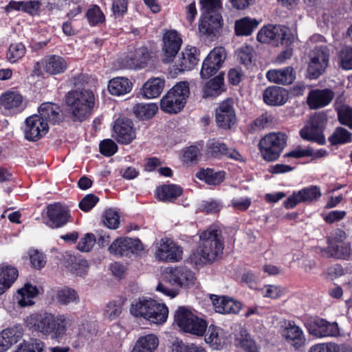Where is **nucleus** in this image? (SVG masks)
I'll return each instance as SVG.
<instances>
[{
  "label": "nucleus",
  "instance_id": "nucleus-1",
  "mask_svg": "<svg viewBox=\"0 0 352 352\" xmlns=\"http://www.w3.org/2000/svg\"><path fill=\"white\" fill-rule=\"evenodd\" d=\"M87 76L78 75L73 78L76 89L69 91L65 98L66 104L69 107L71 118L74 122H82L91 115L95 105L94 92L86 88Z\"/></svg>",
  "mask_w": 352,
  "mask_h": 352
},
{
  "label": "nucleus",
  "instance_id": "nucleus-2",
  "mask_svg": "<svg viewBox=\"0 0 352 352\" xmlns=\"http://www.w3.org/2000/svg\"><path fill=\"white\" fill-rule=\"evenodd\" d=\"M224 249L221 230L217 226H212L199 234V243L197 252L192 258L199 261L212 263L223 254Z\"/></svg>",
  "mask_w": 352,
  "mask_h": 352
},
{
  "label": "nucleus",
  "instance_id": "nucleus-3",
  "mask_svg": "<svg viewBox=\"0 0 352 352\" xmlns=\"http://www.w3.org/2000/svg\"><path fill=\"white\" fill-rule=\"evenodd\" d=\"M195 273L186 267H178L170 270L166 279L158 283L156 290L165 296L174 298L178 294V289L170 288L169 285L179 287H188L195 283Z\"/></svg>",
  "mask_w": 352,
  "mask_h": 352
},
{
  "label": "nucleus",
  "instance_id": "nucleus-4",
  "mask_svg": "<svg viewBox=\"0 0 352 352\" xmlns=\"http://www.w3.org/2000/svg\"><path fill=\"white\" fill-rule=\"evenodd\" d=\"M174 321L182 331L203 336L207 329L206 321L186 307H179L175 313Z\"/></svg>",
  "mask_w": 352,
  "mask_h": 352
},
{
  "label": "nucleus",
  "instance_id": "nucleus-5",
  "mask_svg": "<svg viewBox=\"0 0 352 352\" xmlns=\"http://www.w3.org/2000/svg\"><path fill=\"white\" fill-rule=\"evenodd\" d=\"M190 94L188 82L177 83L162 98L160 107L162 111L169 113H177L184 107Z\"/></svg>",
  "mask_w": 352,
  "mask_h": 352
},
{
  "label": "nucleus",
  "instance_id": "nucleus-6",
  "mask_svg": "<svg viewBox=\"0 0 352 352\" xmlns=\"http://www.w3.org/2000/svg\"><path fill=\"white\" fill-rule=\"evenodd\" d=\"M287 135L280 132L270 133L262 138L258 148L262 157L267 162L276 160L287 144Z\"/></svg>",
  "mask_w": 352,
  "mask_h": 352
},
{
  "label": "nucleus",
  "instance_id": "nucleus-7",
  "mask_svg": "<svg viewBox=\"0 0 352 352\" xmlns=\"http://www.w3.org/2000/svg\"><path fill=\"white\" fill-rule=\"evenodd\" d=\"M307 73L310 79H317L323 74L329 63V50L325 45L316 46L309 54Z\"/></svg>",
  "mask_w": 352,
  "mask_h": 352
},
{
  "label": "nucleus",
  "instance_id": "nucleus-8",
  "mask_svg": "<svg viewBox=\"0 0 352 352\" xmlns=\"http://www.w3.org/2000/svg\"><path fill=\"white\" fill-rule=\"evenodd\" d=\"M258 41L263 43L274 42L283 45H292L294 37L289 30L281 25H269L262 28L257 34Z\"/></svg>",
  "mask_w": 352,
  "mask_h": 352
},
{
  "label": "nucleus",
  "instance_id": "nucleus-9",
  "mask_svg": "<svg viewBox=\"0 0 352 352\" xmlns=\"http://www.w3.org/2000/svg\"><path fill=\"white\" fill-rule=\"evenodd\" d=\"M108 250L115 256L131 257L140 255L144 251V247L138 239L120 237L109 245Z\"/></svg>",
  "mask_w": 352,
  "mask_h": 352
},
{
  "label": "nucleus",
  "instance_id": "nucleus-10",
  "mask_svg": "<svg viewBox=\"0 0 352 352\" xmlns=\"http://www.w3.org/2000/svg\"><path fill=\"white\" fill-rule=\"evenodd\" d=\"M227 54L222 47L214 48L204 59L200 72L201 78L208 79L214 75L221 67Z\"/></svg>",
  "mask_w": 352,
  "mask_h": 352
},
{
  "label": "nucleus",
  "instance_id": "nucleus-11",
  "mask_svg": "<svg viewBox=\"0 0 352 352\" xmlns=\"http://www.w3.org/2000/svg\"><path fill=\"white\" fill-rule=\"evenodd\" d=\"M48 131V123L39 118L38 114H34L25 119L23 132L26 140L36 142L45 135Z\"/></svg>",
  "mask_w": 352,
  "mask_h": 352
},
{
  "label": "nucleus",
  "instance_id": "nucleus-12",
  "mask_svg": "<svg viewBox=\"0 0 352 352\" xmlns=\"http://www.w3.org/2000/svg\"><path fill=\"white\" fill-rule=\"evenodd\" d=\"M322 195L320 187L317 186H310L294 192L286 200L283 204L287 209L294 208L300 203H311L318 200Z\"/></svg>",
  "mask_w": 352,
  "mask_h": 352
},
{
  "label": "nucleus",
  "instance_id": "nucleus-13",
  "mask_svg": "<svg viewBox=\"0 0 352 352\" xmlns=\"http://www.w3.org/2000/svg\"><path fill=\"white\" fill-rule=\"evenodd\" d=\"M26 327L32 331L40 333L45 336L50 334L53 314L49 312L34 313L25 318Z\"/></svg>",
  "mask_w": 352,
  "mask_h": 352
},
{
  "label": "nucleus",
  "instance_id": "nucleus-14",
  "mask_svg": "<svg viewBox=\"0 0 352 352\" xmlns=\"http://www.w3.org/2000/svg\"><path fill=\"white\" fill-rule=\"evenodd\" d=\"M162 41L163 62L170 63L180 50L182 39L176 30H169L164 33Z\"/></svg>",
  "mask_w": 352,
  "mask_h": 352
},
{
  "label": "nucleus",
  "instance_id": "nucleus-15",
  "mask_svg": "<svg viewBox=\"0 0 352 352\" xmlns=\"http://www.w3.org/2000/svg\"><path fill=\"white\" fill-rule=\"evenodd\" d=\"M215 119L219 127L230 129L236 122V113L233 101L226 100L216 109Z\"/></svg>",
  "mask_w": 352,
  "mask_h": 352
},
{
  "label": "nucleus",
  "instance_id": "nucleus-16",
  "mask_svg": "<svg viewBox=\"0 0 352 352\" xmlns=\"http://www.w3.org/2000/svg\"><path fill=\"white\" fill-rule=\"evenodd\" d=\"M307 329L309 334L316 338L336 337L340 333L337 322H330L320 318L311 321Z\"/></svg>",
  "mask_w": 352,
  "mask_h": 352
},
{
  "label": "nucleus",
  "instance_id": "nucleus-17",
  "mask_svg": "<svg viewBox=\"0 0 352 352\" xmlns=\"http://www.w3.org/2000/svg\"><path fill=\"white\" fill-rule=\"evenodd\" d=\"M156 258L164 262H177L182 259V250L169 239H162L155 252Z\"/></svg>",
  "mask_w": 352,
  "mask_h": 352
},
{
  "label": "nucleus",
  "instance_id": "nucleus-18",
  "mask_svg": "<svg viewBox=\"0 0 352 352\" xmlns=\"http://www.w3.org/2000/svg\"><path fill=\"white\" fill-rule=\"evenodd\" d=\"M222 27V17L219 13H202L199 24V32L208 36H216Z\"/></svg>",
  "mask_w": 352,
  "mask_h": 352
},
{
  "label": "nucleus",
  "instance_id": "nucleus-19",
  "mask_svg": "<svg viewBox=\"0 0 352 352\" xmlns=\"http://www.w3.org/2000/svg\"><path fill=\"white\" fill-rule=\"evenodd\" d=\"M74 322V318L67 314H53V322L51 324L50 337L59 342L66 335L67 329Z\"/></svg>",
  "mask_w": 352,
  "mask_h": 352
},
{
  "label": "nucleus",
  "instance_id": "nucleus-20",
  "mask_svg": "<svg viewBox=\"0 0 352 352\" xmlns=\"http://www.w3.org/2000/svg\"><path fill=\"white\" fill-rule=\"evenodd\" d=\"M207 154L214 157H228L236 161H242V155L234 148L215 139L208 140L206 144Z\"/></svg>",
  "mask_w": 352,
  "mask_h": 352
},
{
  "label": "nucleus",
  "instance_id": "nucleus-21",
  "mask_svg": "<svg viewBox=\"0 0 352 352\" xmlns=\"http://www.w3.org/2000/svg\"><path fill=\"white\" fill-rule=\"evenodd\" d=\"M199 51L195 47L188 45L179 54L175 62V67L179 72L191 70L197 65Z\"/></svg>",
  "mask_w": 352,
  "mask_h": 352
},
{
  "label": "nucleus",
  "instance_id": "nucleus-22",
  "mask_svg": "<svg viewBox=\"0 0 352 352\" xmlns=\"http://www.w3.org/2000/svg\"><path fill=\"white\" fill-rule=\"evenodd\" d=\"M113 131L115 139L122 144H128L135 138L133 123L129 119L117 120L113 126Z\"/></svg>",
  "mask_w": 352,
  "mask_h": 352
},
{
  "label": "nucleus",
  "instance_id": "nucleus-23",
  "mask_svg": "<svg viewBox=\"0 0 352 352\" xmlns=\"http://www.w3.org/2000/svg\"><path fill=\"white\" fill-rule=\"evenodd\" d=\"M47 214L50 226L58 228L65 226L70 218L69 211L67 208L59 203L50 204L47 206Z\"/></svg>",
  "mask_w": 352,
  "mask_h": 352
},
{
  "label": "nucleus",
  "instance_id": "nucleus-24",
  "mask_svg": "<svg viewBox=\"0 0 352 352\" xmlns=\"http://www.w3.org/2000/svg\"><path fill=\"white\" fill-rule=\"evenodd\" d=\"M210 298L215 311L221 314H236L242 307L241 302L228 296L212 295Z\"/></svg>",
  "mask_w": 352,
  "mask_h": 352
},
{
  "label": "nucleus",
  "instance_id": "nucleus-25",
  "mask_svg": "<svg viewBox=\"0 0 352 352\" xmlns=\"http://www.w3.org/2000/svg\"><path fill=\"white\" fill-rule=\"evenodd\" d=\"M0 104L10 113H20L25 107L22 95L15 91L2 94L0 96Z\"/></svg>",
  "mask_w": 352,
  "mask_h": 352
},
{
  "label": "nucleus",
  "instance_id": "nucleus-26",
  "mask_svg": "<svg viewBox=\"0 0 352 352\" xmlns=\"http://www.w3.org/2000/svg\"><path fill=\"white\" fill-rule=\"evenodd\" d=\"M334 98V93L329 89L311 90L307 96V104L311 109H316L328 105Z\"/></svg>",
  "mask_w": 352,
  "mask_h": 352
},
{
  "label": "nucleus",
  "instance_id": "nucleus-27",
  "mask_svg": "<svg viewBox=\"0 0 352 352\" xmlns=\"http://www.w3.org/2000/svg\"><path fill=\"white\" fill-rule=\"evenodd\" d=\"M283 336L285 340L296 349L303 347L306 343V337L302 329L294 322L289 321L284 329Z\"/></svg>",
  "mask_w": 352,
  "mask_h": 352
},
{
  "label": "nucleus",
  "instance_id": "nucleus-28",
  "mask_svg": "<svg viewBox=\"0 0 352 352\" xmlns=\"http://www.w3.org/2000/svg\"><path fill=\"white\" fill-rule=\"evenodd\" d=\"M227 338V333L222 328L211 324L208 328L205 341L213 349L219 350L226 344Z\"/></svg>",
  "mask_w": 352,
  "mask_h": 352
},
{
  "label": "nucleus",
  "instance_id": "nucleus-29",
  "mask_svg": "<svg viewBox=\"0 0 352 352\" xmlns=\"http://www.w3.org/2000/svg\"><path fill=\"white\" fill-rule=\"evenodd\" d=\"M39 118L44 122L52 124L59 123L62 120L60 107L51 102H44L38 108Z\"/></svg>",
  "mask_w": 352,
  "mask_h": 352
},
{
  "label": "nucleus",
  "instance_id": "nucleus-30",
  "mask_svg": "<svg viewBox=\"0 0 352 352\" xmlns=\"http://www.w3.org/2000/svg\"><path fill=\"white\" fill-rule=\"evenodd\" d=\"M287 93L285 89L276 86L267 87L263 94L264 102L273 106L285 104L287 100Z\"/></svg>",
  "mask_w": 352,
  "mask_h": 352
},
{
  "label": "nucleus",
  "instance_id": "nucleus-31",
  "mask_svg": "<svg viewBox=\"0 0 352 352\" xmlns=\"http://www.w3.org/2000/svg\"><path fill=\"white\" fill-rule=\"evenodd\" d=\"M267 78L273 82L289 85L295 79V74L293 67H287L280 69H271L266 74Z\"/></svg>",
  "mask_w": 352,
  "mask_h": 352
},
{
  "label": "nucleus",
  "instance_id": "nucleus-32",
  "mask_svg": "<svg viewBox=\"0 0 352 352\" xmlns=\"http://www.w3.org/2000/svg\"><path fill=\"white\" fill-rule=\"evenodd\" d=\"M164 85L165 80L163 78H151L143 85L142 94L148 99L157 98L162 94Z\"/></svg>",
  "mask_w": 352,
  "mask_h": 352
},
{
  "label": "nucleus",
  "instance_id": "nucleus-33",
  "mask_svg": "<svg viewBox=\"0 0 352 352\" xmlns=\"http://www.w3.org/2000/svg\"><path fill=\"white\" fill-rule=\"evenodd\" d=\"M183 192L181 186L176 184H166L159 187L156 190L157 197L164 202H173L176 200Z\"/></svg>",
  "mask_w": 352,
  "mask_h": 352
},
{
  "label": "nucleus",
  "instance_id": "nucleus-34",
  "mask_svg": "<svg viewBox=\"0 0 352 352\" xmlns=\"http://www.w3.org/2000/svg\"><path fill=\"white\" fill-rule=\"evenodd\" d=\"M38 290L36 286L26 283L18 289L16 298L19 305L21 307L30 306L34 304L33 298L37 296Z\"/></svg>",
  "mask_w": 352,
  "mask_h": 352
},
{
  "label": "nucleus",
  "instance_id": "nucleus-35",
  "mask_svg": "<svg viewBox=\"0 0 352 352\" xmlns=\"http://www.w3.org/2000/svg\"><path fill=\"white\" fill-rule=\"evenodd\" d=\"M148 56L146 49L140 48L136 50L134 54L125 58L124 66L130 69H142L146 66Z\"/></svg>",
  "mask_w": 352,
  "mask_h": 352
},
{
  "label": "nucleus",
  "instance_id": "nucleus-36",
  "mask_svg": "<svg viewBox=\"0 0 352 352\" xmlns=\"http://www.w3.org/2000/svg\"><path fill=\"white\" fill-rule=\"evenodd\" d=\"M18 276L16 268L9 265L0 267V295L11 287Z\"/></svg>",
  "mask_w": 352,
  "mask_h": 352
},
{
  "label": "nucleus",
  "instance_id": "nucleus-37",
  "mask_svg": "<svg viewBox=\"0 0 352 352\" xmlns=\"http://www.w3.org/2000/svg\"><path fill=\"white\" fill-rule=\"evenodd\" d=\"M223 76L221 74L206 82L202 87L203 97L215 98L223 91Z\"/></svg>",
  "mask_w": 352,
  "mask_h": 352
},
{
  "label": "nucleus",
  "instance_id": "nucleus-38",
  "mask_svg": "<svg viewBox=\"0 0 352 352\" xmlns=\"http://www.w3.org/2000/svg\"><path fill=\"white\" fill-rule=\"evenodd\" d=\"M132 89V83L126 78L117 77L111 80L108 90L111 95L122 96L128 94Z\"/></svg>",
  "mask_w": 352,
  "mask_h": 352
},
{
  "label": "nucleus",
  "instance_id": "nucleus-39",
  "mask_svg": "<svg viewBox=\"0 0 352 352\" xmlns=\"http://www.w3.org/2000/svg\"><path fill=\"white\" fill-rule=\"evenodd\" d=\"M45 70L47 73L56 75L63 73L67 69V63L59 56L51 55L45 58Z\"/></svg>",
  "mask_w": 352,
  "mask_h": 352
},
{
  "label": "nucleus",
  "instance_id": "nucleus-40",
  "mask_svg": "<svg viewBox=\"0 0 352 352\" xmlns=\"http://www.w3.org/2000/svg\"><path fill=\"white\" fill-rule=\"evenodd\" d=\"M153 303H154L153 299L139 298L131 305V314L135 317L143 318L146 320L148 314H151L150 311L153 307Z\"/></svg>",
  "mask_w": 352,
  "mask_h": 352
},
{
  "label": "nucleus",
  "instance_id": "nucleus-41",
  "mask_svg": "<svg viewBox=\"0 0 352 352\" xmlns=\"http://www.w3.org/2000/svg\"><path fill=\"white\" fill-rule=\"evenodd\" d=\"M196 177L209 185H219L225 179L223 171H215L212 168L201 169L196 173Z\"/></svg>",
  "mask_w": 352,
  "mask_h": 352
},
{
  "label": "nucleus",
  "instance_id": "nucleus-42",
  "mask_svg": "<svg viewBox=\"0 0 352 352\" xmlns=\"http://www.w3.org/2000/svg\"><path fill=\"white\" fill-rule=\"evenodd\" d=\"M153 307L150 311L146 320L154 324H162L166 321L168 315V307L163 303L154 300Z\"/></svg>",
  "mask_w": 352,
  "mask_h": 352
},
{
  "label": "nucleus",
  "instance_id": "nucleus-43",
  "mask_svg": "<svg viewBox=\"0 0 352 352\" xmlns=\"http://www.w3.org/2000/svg\"><path fill=\"white\" fill-rule=\"evenodd\" d=\"M258 22L250 17H243L235 21L234 30L237 36H248L257 28Z\"/></svg>",
  "mask_w": 352,
  "mask_h": 352
},
{
  "label": "nucleus",
  "instance_id": "nucleus-44",
  "mask_svg": "<svg viewBox=\"0 0 352 352\" xmlns=\"http://www.w3.org/2000/svg\"><path fill=\"white\" fill-rule=\"evenodd\" d=\"M159 344L158 338L154 334H148L140 337L133 348L140 352H155Z\"/></svg>",
  "mask_w": 352,
  "mask_h": 352
},
{
  "label": "nucleus",
  "instance_id": "nucleus-45",
  "mask_svg": "<svg viewBox=\"0 0 352 352\" xmlns=\"http://www.w3.org/2000/svg\"><path fill=\"white\" fill-rule=\"evenodd\" d=\"M56 299L62 305H68L70 303L78 304L80 298L76 290L65 287L57 291Z\"/></svg>",
  "mask_w": 352,
  "mask_h": 352
},
{
  "label": "nucleus",
  "instance_id": "nucleus-46",
  "mask_svg": "<svg viewBox=\"0 0 352 352\" xmlns=\"http://www.w3.org/2000/svg\"><path fill=\"white\" fill-rule=\"evenodd\" d=\"M300 137L305 140L317 142L320 145L325 144L323 133L308 124L300 131Z\"/></svg>",
  "mask_w": 352,
  "mask_h": 352
},
{
  "label": "nucleus",
  "instance_id": "nucleus-47",
  "mask_svg": "<svg viewBox=\"0 0 352 352\" xmlns=\"http://www.w3.org/2000/svg\"><path fill=\"white\" fill-rule=\"evenodd\" d=\"M155 103H138L133 107L135 115L141 120L151 118L157 111Z\"/></svg>",
  "mask_w": 352,
  "mask_h": 352
},
{
  "label": "nucleus",
  "instance_id": "nucleus-48",
  "mask_svg": "<svg viewBox=\"0 0 352 352\" xmlns=\"http://www.w3.org/2000/svg\"><path fill=\"white\" fill-rule=\"evenodd\" d=\"M329 141L332 145L349 143L352 141V133L342 127H338L329 138Z\"/></svg>",
  "mask_w": 352,
  "mask_h": 352
},
{
  "label": "nucleus",
  "instance_id": "nucleus-49",
  "mask_svg": "<svg viewBox=\"0 0 352 352\" xmlns=\"http://www.w3.org/2000/svg\"><path fill=\"white\" fill-rule=\"evenodd\" d=\"M6 338L8 343L12 346L16 344L23 335V328L21 324H15L11 327L6 328L1 332Z\"/></svg>",
  "mask_w": 352,
  "mask_h": 352
},
{
  "label": "nucleus",
  "instance_id": "nucleus-50",
  "mask_svg": "<svg viewBox=\"0 0 352 352\" xmlns=\"http://www.w3.org/2000/svg\"><path fill=\"white\" fill-rule=\"evenodd\" d=\"M26 48L22 43H12L6 52V58L10 63H14L25 54Z\"/></svg>",
  "mask_w": 352,
  "mask_h": 352
},
{
  "label": "nucleus",
  "instance_id": "nucleus-51",
  "mask_svg": "<svg viewBox=\"0 0 352 352\" xmlns=\"http://www.w3.org/2000/svg\"><path fill=\"white\" fill-rule=\"evenodd\" d=\"M327 250L330 256L336 258L345 259L349 256L351 253V248L349 242L328 246Z\"/></svg>",
  "mask_w": 352,
  "mask_h": 352
},
{
  "label": "nucleus",
  "instance_id": "nucleus-52",
  "mask_svg": "<svg viewBox=\"0 0 352 352\" xmlns=\"http://www.w3.org/2000/svg\"><path fill=\"white\" fill-rule=\"evenodd\" d=\"M338 63L343 70L352 69V47H346L339 52Z\"/></svg>",
  "mask_w": 352,
  "mask_h": 352
},
{
  "label": "nucleus",
  "instance_id": "nucleus-53",
  "mask_svg": "<svg viewBox=\"0 0 352 352\" xmlns=\"http://www.w3.org/2000/svg\"><path fill=\"white\" fill-rule=\"evenodd\" d=\"M239 346L245 352H260L261 346L248 334L236 339Z\"/></svg>",
  "mask_w": 352,
  "mask_h": 352
},
{
  "label": "nucleus",
  "instance_id": "nucleus-54",
  "mask_svg": "<svg viewBox=\"0 0 352 352\" xmlns=\"http://www.w3.org/2000/svg\"><path fill=\"white\" fill-rule=\"evenodd\" d=\"M103 223L108 228H118L120 224V215L118 212L111 208L105 210L103 214Z\"/></svg>",
  "mask_w": 352,
  "mask_h": 352
},
{
  "label": "nucleus",
  "instance_id": "nucleus-55",
  "mask_svg": "<svg viewBox=\"0 0 352 352\" xmlns=\"http://www.w3.org/2000/svg\"><path fill=\"white\" fill-rule=\"evenodd\" d=\"M87 18L91 25H96L104 21V14L96 5H94L87 12Z\"/></svg>",
  "mask_w": 352,
  "mask_h": 352
},
{
  "label": "nucleus",
  "instance_id": "nucleus-56",
  "mask_svg": "<svg viewBox=\"0 0 352 352\" xmlns=\"http://www.w3.org/2000/svg\"><path fill=\"white\" fill-rule=\"evenodd\" d=\"M123 302L120 300L118 301H111L106 306L104 315L110 320L117 318L122 311Z\"/></svg>",
  "mask_w": 352,
  "mask_h": 352
},
{
  "label": "nucleus",
  "instance_id": "nucleus-57",
  "mask_svg": "<svg viewBox=\"0 0 352 352\" xmlns=\"http://www.w3.org/2000/svg\"><path fill=\"white\" fill-rule=\"evenodd\" d=\"M271 122V118L267 113L262 114L254 120H253L249 125V131L251 133L261 131L267 127Z\"/></svg>",
  "mask_w": 352,
  "mask_h": 352
},
{
  "label": "nucleus",
  "instance_id": "nucleus-58",
  "mask_svg": "<svg viewBox=\"0 0 352 352\" xmlns=\"http://www.w3.org/2000/svg\"><path fill=\"white\" fill-rule=\"evenodd\" d=\"M338 120L340 124L352 129V107L342 106L338 110Z\"/></svg>",
  "mask_w": 352,
  "mask_h": 352
},
{
  "label": "nucleus",
  "instance_id": "nucleus-59",
  "mask_svg": "<svg viewBox=\"0 0 352 352\" xmlns=\"http://www.w3.org/2000/svg\"><path fill=\"white\" fill-rule=\"evenodd\" d=\"M89 268V263L83 258H76L71 266V271L73 274L82 276L87 274Z\"/></svg>",
  "mask_w": 352,
  "mask_h": 352
},
{
  "label": "nucleus",
  "instance_id": "nucleus-60",
  "mask_svg": "<svg viewBox=\"0 0 352 352\" xmlns=\"http://www.w3.org/2000/svg\"><path fill=\"white\" fill-rule=\"evenodd\" d=\"M96 241V237L94 234L87 233L84 237L80 240L77 248L80 252H88L93 248Z\"/></svg>",
  "mask_w": 352,
  "mask_h": 352
},
{
  "label": "nucleus",
  "instance_id": "nucleus-61",
  "mask_svg": "<svg viewBox=\"0 0 352 352\" xmlns=\"http://www.w3.org/2000/svg\"><path fill=\"white\" fill-rule=\"evenodd\" d=\"M173 352H206L204 348L195 344H185L182 342H177L173 344Z\"/></svg>",
  "mask_w": 352,
  "mask_h": 352
},
{
  "label": "nucleus",
  "instance_id": "nucleus-62",
  "mask_svg": "<svg viewBox=\"0 0 352 352\" xmlns=\"http://www.w3.org/2000/svg\"><path fill=\"white\" fill-rule=\"evenodd\" d=\"M327 121V115L324 112H318L311 117L309 124L323 133Z\"/></svg>",
  "mask_w": 352,
  "mask_h": 352
},
{
  "label": "nucleus",
  "instance_id": "nucleus-63",
  "mask_svg": "<svg viewBox=\"0 0 352 352\" xmlns=\"http://www.w3.org/2000/svg\"><path fill=\"white\" fill-rule=\"evenodd\" d=\"M99 147L100 153L107 157L112 156L118 151L117 144L110 139L102 140L100 142Z\"/></svg>",
  "mask_w": 352,
  "mask_h": 352
},
{
  "label": "nucleus",
  "instance_id": "nucleus-64",
  "mask_svg": "<svg viewBox=\"0 0 352 352\" xmlns=\"http://www.w3.org/2000/svg\"><path fill=\"white\" fill-rule=\"evenodd\" d=\"M338 345L333 343H321L312 346L309 352H338Z\"/></svg>",
  "mask_w": 352,
  "mask_h": 352
}]
</instances>
